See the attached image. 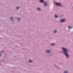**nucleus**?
I'll return each mask as SVG.
<instances>
[{"label":"nucleus","instance_id":"obj_14","mask_svg":"<svg viewBox=\"0 0 73 73\" xmlns=\"http://www.w3.org/2000/svg\"><path fill=\"white\" fill-rule=\"evenodd\" d=\"M20 19L19 18H18V21H19L20 20Z\"/></svg>","mask_w":73,"mask_h":73},{"label":"nucleus","instance_id":"obj_3","mask_svg":"<svg viewBox=\"0 0 73 73\" xmlns=\"http://www.w3.org/2000/svg\"><path fill=\"white\" fill-rule=\"evenodd\" d=\"M55 4L57 5V6H59L60 7H61L62 5L60 3H55Z\"/></svg>","mask_w":73,"mask_h":73},{"label":"nucleus","instance_id":"obj_7","mask_svg":"<svg viewBox=\"0 0 73 73\" xmlns=\"http://www.w3.org/2000/svg\"><path fill=\"white\" fill-rule=\"evenodd\" d=\"M53 32H54V33H56V32H57V31H56V30H54L53 31Z\"/></svg>","mask_w":73,"mask_h":73},{"label":"nucleus","instance_id":"obj_12","mask_svg":"<svg viewBox=\"0 0 73 73\" xmlns=\"http://www.w3.org/2000/svg\"><path fill=\"white\" fill-rule=\"evenodd\" d=\"M55 18H57V15H55Z\"/></svg>","mask_w":73,"mask_h":73},{"label":"nucleus","instance_id":"obj_16","mask_svg":"<svg viewBox=\"0 0 73 73\" xmlns=\"http://www.w3.org/2000/svg\"><path fill=\"white\" fill-rule=\"evenodd\" d=\"M2 55V54H0V56H1Z\"/></svg>","mask_w":73,"mask_h":73},{"label":"nucleus","instance_id":"obj_15","mask_svg":"<svg viewBox=\"0 0 73 73\" xmlns=\"http://www.w3.org/2000/svg\"><path fill=\"white\" fill-rule=\"evenodd\" d=\"M11 20H13V18H12V17H11Z\"/></svg>","mask_w":73,"mask_h":73},{"label":"nucleus","instance_id":"obj_8","mask_svg":"<svg viewBox=\"0 0 73 73\" xmlns=\"http://www.w3.org/2000/svg\"><path fill=\"white\" fill-rule=\"evenodd\" d=\"M64 73H68V72H67L66 71H64Z\"/></svg>","mask_w":73,"mask_h":73},{"label":"nucleus","instance_id":"obj_5","mask_svg":"<svg viewBox=\"0 0 73 73\" xmlns=\"http://www.w3.org/2000/svg\"><path fill=\"white\" fill-rule=\"evenodd\" d=\"M55 45V44L54 43H51V45L52 46H54V45Z\"/></svg>","mask_w":73,"mask_h":73},{"label":"nucleus","instance_id":"obj_13","mask_svg":"<svg viewBox=\"0 0 73 73\" xmlns=\"http://www.w3.org/2000/svg\"><path fill=\"white\" fill-rule=\"evenodd\" d=\"M16 8L17 9H19V7H17Z\"/></svg>","mask_w":73,"mask_h":73},{"label":"nucleus","instance_id":"obj_10","mask_svg":"<svg viewBox=\"0 0 73 73\" xmlns=\"http://www.w3.org/2000/svg\"><path fill=\"white\" fill-rule=\"evenodd\" d=\"M37 9H38V10H39V11H40V10H41V9H40V8H38Z\"/></svg>","mask_w":73,"mask_h":73},{"label":"nucleus","instance_id":"obj_6","mask_svg":"<svg viewBox=\"0 0 73 73\" xmlns=\"http://www.w3.org/2000/svg\"><path fill=\"white\" fill-rule=\"evenodd\" d=\"M46 52L47 53H49L50 52V50H46Z\"/></svg>","mask_w":73,"mask_h":73},{"label":"nucleus","instance_id":"obj_11","mask_svg":"<svg viewBox=\"0 0 73 73\" xmlns=\"http://www.w3.org/2000/svg\"><path fill=\"white\" fill-rule=\"evenodd\" d=\"M28 62H32V61L31 60H29L28 61Z\"/></svg>","mask_w":73,"mask_h":73},{"label":"nucleus","instance_id":"obj_1","mask_svg":"<svg viewBox=\"0 0 73 73\" xmlns=\"http://www.w3.org/2000/svg\"><path fill=\"white\" fill-rule=\"evenodd\" d=\"M62 49L63 50V51L64 52V53L65 54L66 56L67 57V58H68V55L67 54V52L68 51V50L65 48H64L63 47L62 48Z\"/></svg>","mask_w":73,"mask_h":73},{"label":"nucleus","instance_id":"obj_9","mask_svg":"<svg viewBox=\"0 0 73 73\" xmlns=\"http://www.w3.org/2000/svg\"><path fill=\"white\" fill-rule=\"evenodd\" d=\"M68 27V28H69V29H70L72 28V27Z\"/></svg>","mask_w":73,"mask_h":73},{"label":"nucleus","instance_id":"obj_2","mask_svg":"<svg viewBox=\"0 0 73 73\" xmlns=\"http://www.w3.org/2000/svg\"><path fill=\"white\" fill-rule=\"evenodd\" d=\"M43 0H40V1L41 3H44V6H46L47 4L46 2L43 1Z\"/></svg>","mask_w":73,"mask_h":73},{"label":"nucleus","instance_id":"obj_4","mask_svg":"<svg viewBox=\"0 0 73 73\" xmlns=\"http://www.w3.org/2000/svg\"><path fill=\"white\" fill-rule=\"evenodd\" d=\"M66 20L65 19H62L61 20L60 22L61 23H62L63 22H65Z\"/></svg>","mask_w":73,"mask_h":73}]
</instances>
